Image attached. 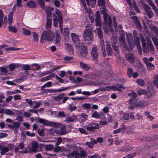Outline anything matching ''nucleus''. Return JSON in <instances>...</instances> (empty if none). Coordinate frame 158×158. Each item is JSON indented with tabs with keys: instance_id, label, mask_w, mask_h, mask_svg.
<instances>
[{
	"instance_id": "f257e3e1",
	"label": "nucleus",
	"mask_w": 158,
	"mask_h": 158,
	"mask_svg": "<svg viewBox=\"0 0 158 158\" xmlns=\"http://www.w3.org/2000/svg\"><path fill=\"white\" fill-rule=\"evenodd\" d=\"M84 41L87 44H90L94 40V35L92 32V28L91 25L86 26L85 29L83 34Z\"/></svg>"
},
{
	"instance_id": "f03ea898",
	"label": "nucleus",
	"mask_w": 158,
	"mask_h": 158,
	"mask_svg": "<svg viewBox=\"0 0 158 158\" xmlns=\"http://www.w3.org/2000/svg\"><path fill=\"white\" fill-rule=\"evenodd\" d=\"M55 13L53 15V25L55 27H56L58 24V21H59L60 28L62 33H64L62 27L63 18L62 16L60 15V11L58 9L55 10Z\"/></svg>"
},
{
	"instance_id": "7ed1b4c3",
	"label": "nucleus",
	"mask_w": 158,
	"mask_h": 158,
	"mask_svg": "<svg viewBox=\"0 0 158 158\" xmlns=\"http://www.w3.org/2000/svg\"><path fill=\"white\" fill-rule=\"evenodd\" d=\"M95 25L96 27H99L96 28L97 33L98 37L101 40H102L103 35L102 30L101 29V25L102 23L100 15V13L99 11H97L95 14Z\"/></svg>"
},
{
	"instance_id": "20e7f679",
	"label": "nucleus",
	"mask_w": 158,
	"mask_h": 158,
	"mask_svg": "<svg viewBox=\"0 0 158 158\" xmlns=\"http://www.w3.org/2000/svg\"><path fill=\"white\" fill-rule=\"evenodd\" d=\"M76 46L77 49V52L81 57H85L87 54V51L86 47L84 43H79L76 44Z\"/></svg>"
},
{
	"instance_id": "39448f33",
	"label": "nucleus",
	"mask_w": 158,
	"mask_h": 158,
	"mask_svg": "<svg viewBox=\"0 0 158 158\" xmlns=\"http://www.w3.org/2000/svg\"><path fill=\"white\" fill-rule=\"evenodd\" d=\"M44 31L42 34L41 39L42 40H46L49 41H52L54 37V35L52 31L50 30Z\"/></svg>"
},
{
	"instance_id": "423d86ee",
	"label": "nucleus",
	"mask_w": 158,
	"mask_h": 158,
	"mask_svg": "<svg viewBox=\"0 0 158 158\" xmlns=\"http://www.w3.org/2000/svg\"><path fill=\"white\" fill-rule=\"evenodd\" d=\"M143 50L145 53H148L149 51H153L155 48L151 40H148L147 44H143Z\"/></svg>"
},
{
	"instance_id": "0eeeda50",
	"label": "nucleus",
	"mask_w": 158,
	"mask_h": 158,
	"mask_svg": "<svg viewBox=\"0 0 158 158\" xmlns=\"http://www.w3.org/2000/svg\"><path fill=\"white\" fill-rule=\"evenodd\" d=\"M99 125L97 123L91 122L88 124L87 125L84 126V127L90 132H93L95 130L99 128Z\"/></svg>"
},
{
	"instance_id": "6e6552de",
	"label": "nucleus",
	"mask_w": 158,
	"mask_h": 158,
	"mask_svg": "<svg viewBox=\"0 0 158 158\" xmlns=\"http://www.w3.org/2000/svg\"><path fill=\"white\" fill-rule=\"evenodd\" d=\"M7 126L10 128L14 131L15 135L17 134L18 129L20 126L19 123L15 121L13 124H8Z\"/></svg>"
},
{
	"instance_id": "1a4fd4ad",
	"label": "nucleus",
	"mask_w": 158,
	"mask_h": 158,
	"mask_svg": "<svg viewBox=\"0 0 158 158\" xmlns=\"http://www.w3.org/2000/svg\"><path fill=\"white\" fill-rule=\"evenodd\" d=\"M119 40L120 46L122 48H125L127 50H129L127 47V44L125 42L124 34L123 31H122V33L121 35V36L119 38Z\"/></svg>"
},
{
	"instance_id": "9d476101",
	"label": "nucleus",
	"mask_w": 158,
	"mask_h": 158,
	"mask_svg": "<svg viewBox=\"0 0 158 158\" xmlns=\"http://www.w3.org/2000/svg\"><path fill=\"white\" fill-rule=\"evenodd\" d=\"M143 7L149 18H151L154 15L151 8L147 4H143Z\"/></svg>"
},
{
	"instance_id": "9b49d317",
	"label": "nucleus",
	"mask_w": 158,
	"mask_h": 158,
	"mask_svg": "<svg viewBox=\"0 0 158 158\" xmlns=\"http://www.w3.org/2000/svg\"><path fill=\"white\" fill-rule=\"evenodd\" d=\"M40 123L45 126H49L54 127H57L59 125V124L58 123L49 122L45 119L41 118H40Z\"/></svg>"
},
{
	"instance_id": "f8f14e48",
	"label": "nucleus",
	"mask_w": 158,
	"mask_h": 158,
	"mask_svg": "<svg viewBox=\"0 0 158 158\" xmlns=\"http://www.w3.org/2000/svg\"><path fill=\"white\" fill-rule=\"evenodd\" d=\"M38 147V144L36 142H33L31 143V146H28V148L29 149V151L30 153H35L37 151V148Z\"/></svg>"
},
{
	"instance_id": "ddd939ff",
	"label": "nucleus",
	"mask_w": 158,
	"mask_h": 158,
	"mask_svg": "<svg viewBox=\"0 0 158 158\" xmlns=\"http://www.w3.org/2000/svg\"><path fill=\"white\" fill-rule=\"evenodd\" d=\"M143 60L146 65L149 71H151L154 69V66L151 62H148V60L147 58L144 57L143 58Z\"/></svg>"
},
{
	"instance_id": "4468645a",
	"label": "nucleus",
	"mask_w": 158,
	"mask_h": 158,
	"mask_svg": "<svg viewBox=\"0 0 158 158\" xmlns=\"http://www.w3.org/2000/svg\"><path fill=\"white\" fill-rule=\"evenodd\" d=\"M98 48L95 46L92 49L91 55L93 59L96 60L98 56Z\"/></svg>"
},
{
	"instance_id": "2eb2a0df",
	"label": "nucleus",
	"mask_w": 158,
	"mask_h": 158,
	"mask_svg": "<svg viewBox=\"0 0 158 158\" xmlns=\"http://www.w3.org/2000/svg\"><path fill=\"white\" fill-rule=\"evenodd\" d=\"M65 156L68 157H75L78 158L79 155V152L77 151H74L72 152H69L68 154L64 155Z\"/></svg>"
},
{
	"instance_id": "dca6fc26",
	"label": "nucleus",
	"mask_w": 158,
	"mask_h": 158,
	"mask_svg": "<svg viewBox=\"0 0 158 158\" xmlns=\"http://www.w3.org/2000/svg\"><path fill=\"white\" fill-rule=\"evenodd\" d=\"M106 16L105 18H104L105 25H108V27L110 28V27H112V22L111 18L109 15Z\"/></svg>"
},
{
	"instance_id": "f3484780",
	"label": "nucleus",
	"mask_w": 158,
	"mask_h": 158,
	"mask_svg": "<svg viewBox=\"0 0 158 158\" xmlns=\"http://www.w3.org/2000/svg\"><path fill=\"white\" fill-rule=\"evenodd\" d=\"M127 40L129 44L131 46V49L132 48L134 45H132L131 44L133 42V38L131 35L130 33H127L126 34Z\"/></svg>"
},
{
	"instance_id": "a211bd4d",
	"label": "nucleus",
	"mask_w": 158,
	"mask_h": 158,
	"mask_svg": "<svg viewBox=\"0 0 158 158\" xmlns=\"http://www.w3.org/2000/svg\"><path fill=\"white\" fill-rule=\"evenodd\" d=\"M132 149L131 146H129V143H127L124 146H122L119 149V150L121 151L127 152Z\"/></svg>"
},
{
	"instance_id": "6ab92c4d",
	"label": "nucleus",
	"mask_w": 158,
	"mask_h": 158,
	"mask_svg": "<svg viewBox=\"0 0 158 158\" xmlns=\"http://www.w3.org/2000/svg\"><path fill=\"white\" fill-rule=\"evenodd\" d=\"M79 67L82 69L86 71H88L90 69V68L88 66V64L80 62L79 63Z\"/></svg>"
},
{
	"instance_id": "aec40b11",
	"label": "nucleus",
	"mask_w": 158,
	"mask_h": 158,
	"mask_svg": "<svg viewBox=\"0 0 158 158\" xmlns=\"http://www.w3.org/2000/svg\"><path fill=\"white\" fill-rule=\"evenodd\" d=\"M106 43L107 53L109 55H111L112 54V49L111 47L110 43L109 42H106Z\"/></svg>"
},
{
	"instance_id": "412c9836",
	"label": "nucleus",
	"mask_w": 158,
	"mask_h": 158,
	"mask_svg": "<svg viewBox=\"0 0 158 158\" xmlns=\"http://www.w3.org/2000/svg\"><path fill=\"white\" fill-rule=\"evenodd\" d=\"M125 57L126 59L130 63H132L134 61L135 57L134 55L131 54H127Z\"/></svg>"
},
{
	"instance_id": "4be33fe9",
	"label": "nucleus",
	"mask_w": 158,
	"mask_h": 158,
	"mask_svg": "<svg viewBox=\"0 0 158 158\" xmlns=\"http://www.w3.org/2000/svg\"><path fill=\"white\" fill-rule=\"evenodd\" d=\"M100 43L101 50L102 52L103 55L104 56H105L106 55V52L104 40L103 39L101 40Z\"/></svg>"
},
{
	"instance_id": "5701e85b",
	"label": "nucleus",
	"mask_w": 158,
	"mask_h": 158,
	"mask_svg": "<svg viewBox=\"0 0 158 158\" xmlns=\"http://www.w3.org/2000/svg\"><path fill=\"white\" fill-rule=\"evenodd\" d=\"M71 36L73 42L75 43L77 42H78L80 40V38L79 36L75 33H71Z\"/></svg>"
},
{
	"instance_id": "b1692460",
	"label": "nucleus",
	"mask_w": 158,
	"mask_h": 158,
	"mask_svg": "<svg viewBox=\"0 0 158 158\" xmlns=\"http://www.w3.org/2000/svg\"><path fill=\"white\" fill-rule=\"evenodd\" d=\"M52 19L51 18H47L46 24V29L47 30H50L52 27Z\"/></svg>"
},
{
	"instance_id": "393cba45",
	"label": "nucleus",
	"mask_w": 158,
	"mask_h": 158,
	"mask_svg": "<svg viewBox=\"0 0 158 158\" xmlns=\"http://www.w3.org/2000/svg\"><path fill=\"white\" fill-rule=\"evenodd\" d=\"M66 46L67 48V50L68 53L70 55L73 54L74 50L72 45L68 44H66Z\"/></svg>"
},
{
	"instance_id": "a878e982",
	"label": "nucleus",
	"mask_w": 158,
	"mask_h": 158,
	"mask_svg": "<svg viewBox=\"0 0 158 158\" xmlns=\"http://www.w3.org/2000/svg\"><path fill=\"white\" fill-rule=\"evenodd\" d=\"M55 76V74L54 73H52L50 75L41 78L40 79V81L42 82H44L48 80H50L52 78L54 77Z\"/></svg>"
},
{
	"instance_id": "bb28decb",
	"label": "nucleus",
	"mask_w": 158,
	"mask_h": 158,
	"mask_svg": "<svg viewBox=\"0 0 158 158\" xmlns=\"http://www.w3.org/2000/svg\"><path fill=\"white\" fill-rule=\"evenodd\" d=\"M133 19V21L138 27H140L141 25L137 17L136 16H133L131 17Z\"/></svg>"
},
{
	"instance_id": "cd10ccee",
	"label": "nucleus",
	"mask_w": 158,
	"mask_h": 158,
	"mask_svg": "<svg viewBox=\"0 0 158 158\" xmlns=\"http://www.w3.org/2000/svg\"><path fill=\"white\" fill-rule=\"evenodd\" d=\"M106 157V155L105 153L102 154L101 156L98 154H95L93 156H88L89 158H90V157L91 158H101V157Z\"/></svg>"
},
{
	"instance_id": "c85d7f7f",
	"label": "nucleus",
	"mask_w": 158,
	"mask_h": 158,
	"mask_svg": "<svg viewBox=\"0 0 158 158\" xmlns=\"http://www.w3.org/2000/svg\"><path fill=\"white\" fill-rule=\"evenodd\" d=\"M13 12H11L8 15V24L9 26H11L13 23Z\"/></svg>"
},
{
	"instance_id": "c756f323",
	"label": "nucleus",
	"mask_w": 158,
	"mask_h": 158,
	"mask_svg": "<svg viewBox=\"0 0 158 158\" xmlns=\"http://www.w3.org/2000/svg\"><path fill=\"white\" fill-rule=\"evenodd\" d=\"M60 36L58 33L57 32L56 34V38L55 42V44L56 46H59L60 45Z\"/></svg>"
},
{
	"instance_id": "7c9ffc66",
	"label": "nucleus",
	"mask_w": 158,
	"mask_h": 158,
	"mask_svg": "<svg viewBox=\"0 0 158 158\" xmlns=\"http://www.w3.org/2000/svg\"><path fill=\"white\" fill-rule=\"evenodd\" d=\"M8 30L14 33L17 32L18 29L15 26H9L8 27Z\"/></svg>"
},
{
	"instance_id": "2f4dec72",
	"label": "nucleus",
	"mask_w": 158,
	"mask_h": 158,
	"mask_svg": "<svg viewBox=\"0 0 158 158\" xmlns=\"http://www.w3.org/2000/svg\"><path fill=\"white\" fill-rule=\"evenodd\" d=\"M27 5L30 8H33L36 7V3L32 1H30L27 3Z\"/></svg>"
},
{
	"instance_id": "473e14b6",
	"label": "nucleus",
	"mask_w": 158,
	"mask_h": 158,
	"mask_svg": "<svg viewBox=\"0 0 158 158\" xmlns=\"http://www.w3.org/2000/svg\"><path fill=\"white\" fill-rule=\"evenodd\" d=\"M77 119V117L75 115H72L66 119V121L67 122L70 123L76 120Z\"/></svg>"
},
{
	"instance_id": "72a5a7b5",
	"label": "nucleus",
	"mask_w": 158,
	"mask_h": 158,
	"mask_svg": "<svg viewBox=\"0 0 158 158\" xmlns=\"http://www.w3.org/2000/svg\"><path fill=\"white\" fill-rule=\"evenodd\" d=\"M110 40L112 44H117L118 43V40L117 37L115 35H113L111 37Z\"/></svg>"
},
{
	"instance_id": "f704fd0d",
	"label": "nucleus",
	"mask_w": 158,
	"mask_h": 158,
	"mask_svg": "<svg viewBox=\"0 0 158 158\" xmlns=\"http://www.w3.org/2000/svg\"><path fill=\"white\" fill-rule=\"evenodd\" d=\"M102 116V114L97 111H94L92 114L91 117L96 118H99Z\"/></svg>"
},
{
	"instance_id": "c9c22d12",
	"label": "nucleus",
	"mask_w": 158,
	"mask_h": 158,
	"mask_svg": "<svg viewBox=\"0 0 158 158\" xmlns=\"http://www.w3.org/2000/svg\"><path fill=\"white\" fill-rule=\"evenodd\" d=\"M64 95V94L62 93L59 94V95L57 96L53 97V98L55 101H59L63 98Z\"/></svg>"
},
{
	"instance_id": "e433bc0d",
	"label": "nucleus",
	"mask_w": 158,
	"mask_h": 158,
	"mask_svg": "<svg viewBox=\"0 0 158 158\" xmlns=\"http://www.w3.org/2000/svg\"><path fill=\"white\" fill-rule=\"evenodd\" d=\"M137 93L138 95H141L142 94L146 95H147V92L146 90L139 89L137 91Z\"/></svg>"
},
{
	"instance_id": "4c0bfd02",
	"label": "nucleus",
	"mask_w": 158,
	"mask_h": 158,
	"mask_svg": "<svg viewBox=\"0 0 158 158\" xmlns=\"http://www.w3.org/2000/svg\"><path fill=\"white\" fill-rule=\"evenodd\" d=\"M46 14H47V18H50L52 12L50 11V7H47L45 10Z\"/></svg>"
},
{
	"instance_id": "58836bf2",
	"label": "nucleus",
	"mask_w": 158,
	"mask_h": 158,
	"mask_svg": "<svg viewBox=\"0 0 158 158\" xmlns=\"http://www.w3.org/2000/svg\"><path fill=\"white\" fill-rule=\"evenodd\" d=\"M153 83L156 86L158 85V76L156 75H154L153 80Z\"/></svg>"
},
{
	"instance_id": "ea45409f",
	"label": "nucleus",
	"mask_w": 158,
	"mask_h": 158,
	"mask_svg": "<svg viewBox=\"0 0 158 158\" xmlns=\"http://www.w3.org/2000/svg\"><path fill=\"white\" fill-rule=\"evenodd\" d=\"M41 89L44 93H55V89H44V88Z\"/></svg>"
},
{
	"instance_id": "a19ab883",
	"label": "nucleus",
	"mask_w": 158,
	"mask_h": 158,
	"mask_svg": "<svg viewBox=\"0 0 158 158\" xmlns=\"http://www.w3.org/2000/svg\"><path fill=\"white\" fill-rule=\"evenodd\" d=\"M1 150V153L2 155L5 154L8 151L7 147L3 146H2V148Z\"/></svg>"
},
{
	"instance_id": "79ce46f5",
	"label": "nucleus",
	"mask_w": 158,
	"mask_h": 158,
	"mask_svg": "<svg viewBox=\"0 0 158 158\" xmlns=\"http://www.w3.org/2000/svg\"><path fill=\"white\" fill-rule=\"evenodd\" d=\"M152 29L154 32L157 38H158V28L156 26H153L152 27Z\"/></svg>"
},
{
	"instance_id": "37998d69",
	"label": "nucleus",
	"mask_w": 158,
	"mask_h": 158,
	"mask_svg": "<svg viewBox=\"0 0 158 158\" xmlns=\"http://www.w3.org/2000/svg\"><path fill=\"white\" fill-rule=\"evenodd\" d=\"M5 112L6 114L10 116H12L15 115L13 111L11 110L10 109H6L5 110Z\"/></svg>"
},
{
	"instance_id": "c03bdc74",
	"label": "nucleus",
	"mask_w": 158,
	"mask_h": 158,
	"mask_svg": "<svg viewBox=\"0 0 158 158\" xmlns=\"http://www.w3.org/2000/svg\"><path fill=\"white\" fill-rule=\"evenodd\" d=\"M66 133V128L64 126L60 128L59 133L60 135H64Z\"/></svg>"
},
{
	"instance_id": "a18cd8bd",
	"label": "nucleus",
	"mask_w": 158,
	"mask_h": 158,
	"mask_svg": "<svg viewBox=\"0 0 158 158\" xmlns=\"http://www.w3.org/2000/svg\"><path fill=\"white\" fill-rule=\"evenodd\" d=\"M120 115H123L124 119L125 120H127L129 118V114H128L123 113L122 112H120L119 113Z\"/></svg>"
},
{
	"instance_id": "49530a36",
	"label": "nucleus",
	"mask_w": 158,
	"mask_h": 158,
	"mask_svg": "<svg viewBox=\"0 0 158 158\" xmlns=\"http://www.w3.org/2000/svg\"><path fill=\"white\" fill-rule=\"evenodd\" d=\"M70 87H62L58 89H55V92H59L61 91H64L69 89Z\"/></svg>"
},
{
	"instance_id": "de8ad7c7",
	"label": "nucleus",
	"mask_w": 158,
	"mask_h": 158,
	"mask_svg": "<svg viewBox=\"0 0 158 158\" xmlns=\"http://www.w3.org/2000/svg\"><path fill=\"white\" fill-rule=\"evenodd\" d=\"M23 33L25 35H29L31 34V31L25 28H23Z\"/></svg>"
},
{
	"instance_id": "09e8293b",
	"label": "nucleus",
	"mask_w": 158,
	"mask_h": 158,
	"mask_svg": "<svg viewBox=\"0 0 158 158\" xmlns=\"http://www.w3.org/2000/svg\"><path fill=\"white\" fill-rule=\"evenodd\" d=\"M86 155H87L86 152L84 151L81 150L80 151V153H79V157H86Z\"/></svg>"
},
{
	"instance_id": "8fccbe9b",
	"label": "nucleus",
	"mask_w": 158,
	"mask_h": 158,
	"mask_svg": "<svg viewBox=\"0 0 158 158\" xmlns=\"http://www.w3.org/2000/svg\"><path fill=\"white\" fill-rule=\"evenodd\" d=\"M134 43L136 45L137 47L138 45H141L139 42V39L138 36H136L135 35L134 36Z\"/></svg>"
},
{
	"instance_id": "3c124183",
	"label": "nucleus",
	"mask_w": 158,
	"mask_h": 158,
	"mask_svg": "<svg viewBox=\"0 0 158 158\" xmlns=\"http://www.w3.org/2000/svg\"><path fill=\"white\" fill-rule=\"evenodd\" d=\"M52 85V82L49 81L47 82L45 84H44L43 85L41 86V89H43V88H44L46 87H49Z\"/></svg>"
},
{
	"instance_id": "603ef678",
	"label": "nucleus",
	"mask_w": 158,
	"mask_h": 158,
	"mask_svg": "<svg viewBox=\"0 0 158 158\" xmlns=\"http://www.w3.org/2000/svg\"><path fill=\"white\" fill-rule=\"evenodd\" d=\"M137 83L140 86H143L145 84L144 80L142 79H138L136 81Z\"/></svg>"
},
{
	"instance_id": "864d4df0",
	"label": "nucleus",
	"mask_w": 158,
	"mask_h": 158,
	"mask_svg": "<svg viewBox=\"0 0 158 158\" xmlns=\"http://www.w3.org/2000/svg\"><path fill=\"white\" fill-rule=\"evenodd\" d=\"M111 27H110V28L108 26V25H105V26H104L103 27V29L105 32L106 33L108 32L109 30V29L110 30L111 32L113 31L114 30L113 29H111Z\"/></svg>"
},
{
	"instance_id": "5fc2aeb1",
	"label": "nucleus",
	"mask_w": 158,
	"mask_h": 158,
	"mask_svg": "<svg viewBox=\"0 0 158 158\" xmlns=\"http://www.w3.org/2000/svg\"><path fill=\"white\" fill-rule=\"evenodd\" d=\"M152 39L155 46H158V39L155 36L152 37Z\"/></svg>"
},
{
	"instance_id": "6e6d98bb",
	"label": "nucleus",
	"mask_w": 158,
	"mask_h": 158,
	"mask_svg": "<svg viewBox=\"0 0 158 158\" xmlns=\"http://www.w3.org/2000/svg\"><path fill=\"white\" fill-rule=\"evenodd\" d=\"M5 50L6 51H15V50H19V48H16L13 47H8L5 48Z\"/></svg>"
},
{
	"instance_id": "4d7b16f0",
	"label": "nucleus",
	"mask_w": 158,
	"mask_h": 158,
	"mask_svg": "<svg viewBox=\"0 0 158 158\" xmlns=\"http://www.w3.org/2000/svg\"><path fill=\"white\" fill-rule=\"evenodd\" d=\"M127 75L129 77H131L132 76V74L133 73V70L132 68H128L127 69Z\"/></svg>"
},
{
	"instance_id": "13d9d810",
	"label": "nucleus",
	"mask_w": 158,
	"mask_h": 158,
	"mask_svg": "<svg viewBox=\"0 0 158 158\" xmlns=\"http://www.w3.org/2000/svg\"><path fill=\"white\" fill-rule=\"evenodd\" d=\"M33 40L35 42H37L38 41L39 38L37 34L35 32H33Z\"/></svg>"
},
{
	"instance_id": "bf43d9fd",
	"label": "nucleus",
	"mask_w": 158,
	"mask_h": 158,
	"mask_svg": "<svg viewBox=\"0 0 158 158\" xmlns=\"http://www.w3.org/2000/svg\"><path fill=\"white\" fill-rule=\"evenodd\" d=\"M21 1L22 0H17L16 4L15 5V6H14L13 8V10L14 9H15L16 6H17L18 7H21L22 6L21 4Z\"/></svg>"
},
{
	"instance_id": "052dcab7",
	"label": "nucleus",
	"mask_w": 158,
	"mask_h": 158,
	"mask_svg": "<svg viewBox=\"0 0 158 158\" xmlns=\"http://www.w3.org/2000/svg\"><path fill=\"white\" fill-rule=\"evenodd\" d=\"M112 47L118 53L119 52V47L118 45L116 44H112Z\"/></svg>"
},
{
	"instance_id": "680f3d73",
	"label": "nucleus",
	"mask_w": 158,
	"mask_h": 158,
	"mask_svg": "<svg viewBox=\"0 0 158 158\" xmlns=\"http://www.w3.org/2000/svg\"><path fill=\"white\" fill-rule=\"evenodd\" d=\"M78 131L82 134L85 135H87L88 134L87 132L83 128H79L78 129Z\"/></svg>"
},
{
	"instance_id": "e2e57ef3",
	"label": "nucleus",
	"mask_w": 158,
	"mask_h": 158,
	"mask_svg": "<svg viewBox=\"0 0 158 158\" xmlns=\"http://www.w3.org/2000/svg\"><path fill=\"white\" fill-rule=\"evenodd\" d=\"M14 81L16 85L17 83H20L23 81V80L22 78H18L14 79Z\"/></svg>"
},
{
	"instance_id": "0e129e2a",
	"label": "nucleus",
	"mask_w": 158,
	"mask_h": 158,
	"mask_svg": "<svg viewBox=\"0 0 158 158\" xmlns=\"http://www.w3.org/2000/svg\"><path fill=\"white\" fill-rule=\"evenodd\" d=\"M101 13L103 14V18H105L106 17V16L108 15L107 13V11L105 9L103 8V10L101 11Z\"/></svg>"
},
{
	"instance_id": "69168bd1",
	"label": "nucleus",
	"mask_w": 158,
	"mask_h": 158,
	"mask_svg": "<svg viewBox=\"0 0 158 158\" xmlns=\"http://www.w3.org/2000/svg\"><path fill=\"white\" fill-rule=\"evenodd\" d=\"M54 148V146L52 145H47L45 147V149L47 150H51L53 149Z\"/></svg>"
},
{
	"instance_id": "338daca9",
	"label": "nucleus",
	"mask_w": 158,
	"mask_h": 158,
	"mask_svg": "<svg viewBox=\"0 0 158 158\" xmlns=\"http://www.w3.org/2000/svg\"><path fill=\"white\" fill-rule=\"evenodd\" d=\"M128 95L132 98H134L136 97L137 95L136 93L134 92H131Z\"/></svg>"
},
{
	"instance_id": "774afa93",
	"label": "nucleus",
	"mask_w": 158,
	"mask_h": 158,
	"mask_svg": "<svg viewBox=\"0 0 158 158\" xmlns=\"http://www.w3.org/2000/svg\"><path fill=\"white\" fill-rule=\"evenodd\" d=\"M151 6L152 7V9L154 11L155 13L158 15V10L155 5L153 4Z\"/></svg>"
}]
</instances>
